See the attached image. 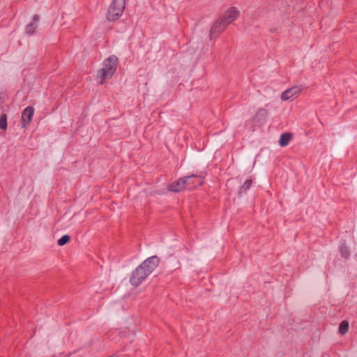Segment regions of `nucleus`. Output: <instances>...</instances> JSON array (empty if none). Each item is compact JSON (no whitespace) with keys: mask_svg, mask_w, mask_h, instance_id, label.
<instances>
[{"mask_svg":"<svg viewBox=\"0 0 357 357\" xmlns=\"http://www.w3.org/2000/svg\"><path fill=\"white\" fill-rule=\"evenodd\" d=\"M70 241V236L68 235H63L61 238L58 240V244L60 246H63Z\"/></svg>","mask_w":357,"mask_h":357,"instance_id":"obj_12","label":"nucleus"},{"mask_svg":"<svg viewBox=\"0 0 357 357\" xmlns=\"http://www.w3.org/2000/svg\"><path fill=\"white\" fill-rule=\"evenodd\" d=\"M40 20V17L38 15H36L33 16V20L34 21H38Z\"/></svg>","mask_w":357,"mask_h":357,"instance_id":"obj_17","label":"nucleus"},{"mask_svg":"<svg viewBox=\"0 0 357 357\" xmlns=\"http://www.w3.org/2000/svg\"><path fill=\"white\" fill-rule=\"evenodd\" d=\"M159 259L156 256L151 257L144 261L132 273L130 282L132 286H139L158 266Z\"/></svg>","mask_w":357,"mask_h":357,"instance_id":"obj_1","label":"nucleus"},{"mask_svg":"<svg viewBox=\"0 0 357 357\" xmlns=\"http://www.w3.org/2000/svg\"><path fill=\"white\" fill-rule=\"evenodd\" d=\"M126 0H114L108 8L106 18L108 21L112 22L119 20L124 10Z\"/></svg>","mask_w":357,"mask_h":357,"instance_id":"obj_3","label":"nucleus"},{"mask_svg":"<svg viewBox=\"0 0 357 357\" xmlns=\"http://www.w3.org/2000/svg\"><path fill=\"white\" fill-rule=\"evenodd\" d=\"M192 179H197L198 185H202L203 183V179L201 176L196 175H191L184 177L183 178H179L178 180L174 181L172 184L168 186V190L172 192H179L185 186L190 185V181Z\"/></svg>","mask_w":357,"mask_h":357,"instance_id":"obj_4","label":"nucleus"},{"mask_svg":"<svg viewBox=\"0 0 357 357\" xmlns=\"http://www.w3.org/2000/svg\"><path fill=\"white\" fill-rule=\"evenodd\" d=\"M34 114V108L32 107H26L22 113V126L26 128L31 123Z\"/></svg>","mask_w":357,"mask_h":357,"instance_id":"obj_7","label":"nucleus"},{"mask_svg":"<svg viewBox=\"0 0 357 357\" xmlns=\"http://www.w3.org/2000/svg\"><path fill=\"white\" fill-rule=\"evenodd\" d=\"M198 180L197 179H192L190 181V185H186L187 187H188L189 189H192L194 188H195L196 186H198Z\"/></svg>","mask_w":357,"mask_h":357,"instance_id":"obj_15","label":"nucleus"},{"mask_svg":"<svg viewBox=\"0 0 357 357\" xmlns=\"http://www.w3.org/2000/svg\"><path fill=\"white\" fill-rule=\"evenodd\" d=\"M341 253L344 257H347L349 255V251L347 250V248H341Z\"/></svg>","mask_w":357,"mask_h":357,"instance_id":"obj_16","label":"nucleus"},{"mask_svg":"<svg viewBox=\"0 0 357 357\" xmlns=\"http://www.w3.org/2000/svg\"><path fill=\"white\" fill-rule=\"evenodd\" d=\"M291 139V135L289 133L282 134L279 139V144L281 146H286Z\"/></svg>","mask_w":357,"mask_h":357,"instance_id":"obj_9","label":"nucleus"},{"mask_svg":"<svg viewBox=\"0 0 357 357\" xmlns=\"http://www.w3.org/2000/svg\"><path fill=\"white\" fill-rule=\"evenodd\" d=\"M225 24H213L210 29L211 39L215 38L225 29Z\"/></svg>","mask_w":357,"mask_h":357,"instance_id":"obj_8","label":"nucleus"},{"mask_svg":"<svg viewBox=\"0 0 357 357\" xmlns=\"http://www.w3.org/2000/svg\"><path fill=\"white\" fill-rule=\"evenodd\" d=\"M252 184V180H247L243 185L241 186V191H245L250 187Z\"/></svg>","mask_w":357,"mask_h":357,"instance_id":"obj_14","label":"nucleus"},{"mask_svg":"<svg viewBox=\"0 0 357 357\" xmlns=\"http://www.w3.org/2000/svg\"><path fill=\"white\" fill-rule=\"evenodd\" d=\"M349 330V323L346 321L341 322L339 326V331L341 334H345Z\"/></svg>","mask_w":357,"mask_h":357,"instance_id":"obj_10","label":"nucleus"},{"mask_svg":"<svg viewBox=\"0 0 357 357\" xmlns=\"http://www.w3.org/2000/svg\"><path fill=\"white\" fill-rule=\"evenodd\" d=\"M240 12L235 7L227 9L221 15V22H232L239 19Z\"/></svg>","mask_w":357,"mask_h":357,"instance_id":"obj_5","label":"nucleus"},{"mask_svg":"<svg viewBox=\"0 0 357 357\" xmlns=\"http://www.w3.org/2000/svg\"><path fill=\"white\" fill-rule=\"evenodd\" d=\"M36 29V24H28L26 26L25 31L27 33L31 34L34 32Z\"/></svg>","mask_w":357,"mask_h":357,"instance_id":"obj_13","label":"nucleus"},{"mask_svg":"<svg viewBox=\"0 0 357 357\" xmlns=\"http://www.w3.org/2000/svg\"><path fill=\"white\" fill-rule=\"evenodd\" d=\"M301 91L302 87L301 86H294L282 92L281 94V100L287 101L291 98H296L300 96Z\"/></svg>","mask_w":357,"mask_h":357,"instance_id":"obj_6","label":"nucleus"},{"mask_svg":"<svg viewBox=\"0 0 357 357\" xmlns=\"http://www.w3.org/2000/svg\"><path fill=\"white\" fill-rule=\"evenodd\" d=\"M117 62L118 59L115 56H111L104 61L102 67L97 73V79L100 84L112 77L116 70Z\"/></svg>","mask_w":357,"mask_h":357,"instance_id":"obj_2","label":"nucleus"},{"mask_svg":"<svg viewBox=\"0 0 357 357\" xmlns=\"http://www.w3.org/2000/svg\"><path fill=\"white\" fill-rule=\"evenodd\" d=\"M7 128V117L6 114H1L0 116V129L6 130Z\"/></svg>","mask_w":357,"mask_h":357,"instance_id":"obj_11","label":"nucleus"}]
</instances>
